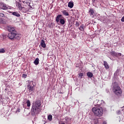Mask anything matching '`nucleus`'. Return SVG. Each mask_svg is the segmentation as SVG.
Listing matches in <instances>:
<instances>
[{"label":"nucleus","mask_w":124,"mask_h":124,"mask_svg":"<svg viewBox=\"0 0 124 124\" xmlns=\"http://www.w3.org/2000/svg\"><path fill=\"white\" fill-rule=\"evenodd\" d=\"M97 102L96 105H98L99 107H94L92 109V112H93L95 116H96L97 117H102L103 115V109L102 108L100 107L101 104H99V100H96L95 102H94L93 104H94L95 106H96L95 105V103Z\"/></svg>","instance_id":"f257e3e1"},{"label":"nucleus","mask_w":124,"mask_h":124,"mask_svg":"<svg viewBox=\"0 0 124 124\" xmlns=\"http://www.w3.org/2000/svg\"><path fill=\"white\" fill-rule=\"evenodd\" d=\"M41 101L40 100H37L33 103L31 109L32 114H38L39 112H41Z\"/></svg>","instance_id":"f03ea898"},{"label":"nucleus","mask_w":124,"mask_h":124,"mask_svg":"<svg viewBox=\"0 0 124 124\" xmlns=\"http://www.w3.org/2000/svg\"><path fill=\"white\" fill-rule=\"evenodd\" d=\"M112 90L113 93L117 96H121L123 91L117 81H114L112 84Z\"/></svg>","instance_id":"7ed1b4c3"},{"label":"nucleus","mask_w":124,"mask_h":124,"mask_svg":"<svg viewBox=\"0 0 124 124\" xmlns=\"http://www.w3.org/2000/svg\"><path fill=\"white\" fill-rule=\"evenodd\" d=\"M8 37L9 39H10L12 40H13L14 39H20V37L18 35V34H17L16 31L15 29L14 31H12V32L8 33Z\"/></svg>","instance_id":"20e7f679"},{"label":"nucleus","mask_w":124,"mask_h":124,"mask_svg":"<svg viewBox=\"0 0 124 124\" xmlns=\"http://www.w3.org/2000/svg\"><path fill=\"white\" fill-rule=\"evenodd\" d=\"M27 90L29 92H33L35 91V88L33 84V81H30L27 85Z\"/></svg>","instance_id":"39448f33"},{"label":"nucleus","mask_w":124,"mask_h":124,"mask_svg":"<svg viewBox=\"0 0 124 124\" xmlns=\"http://www.w3.org/2000/svg\"><path fill=\"white\" fill-rule=\"evenodd\" d=\"M111 54L112 55V56H113L116 57H121V56L122 55V53H117V52L115 51H111Z\"/></svg>","instance_id":"423d86ee"},{"label":"nucleus","mask_w":124,"mask_h":124,"mask_svg":"<svg viewBox=\"0 0 124 124\" xmlns=\"http://www.w3.org/2000/svg\"><path fill=\"white\" fill-rule=\"evenodd\" d=\"M7 30H8V31H10L11 32H12V31H15V29L12 26H8L7 27Z\"/></svg>","instance_id":"0eeeda50"},{"label":"nucleus","mask_w":124,"mask_h":124,"mask_svg":"<svg viewBox=\"0 0 124 124\" xmlns=\"http://www.w3.org/2000/svg\"><path fill=\"white\" fill-rule=\"evenodd\" d=\"M0 8L1 9H3L4 10H7V9H8V7H7V6L6 5V4L2 3L0 5Z\"/></svg>","instance_id":"6e6552de"},{"label":"nucleus","mask_w":124,"mask_h":124,"mask_svg":"<svg viewBox=\"0 0 124 124\" xmlns=\"http://www.w3.org/2000/svg\"><path fill=\"white\" fill-rule=\"evenodd\" d=\"M104 65L106 69H108L110 68L109 64L107 61H104Z\"/></svg>","instance_id":"1a4fd4ad"},{"label":"nucleus","mask_w":124,"mask_h":124,"mask_svg":"<svg viewBox=\"0 0 124 124\" xmlns=\"http://www.w3.org/2000/svg\"><path fill=\"white\" fill-rule=\"evenodd\" d=\"M62 17V16L61 14L58 15L56 17V21L57 22H59V21H61V19Z\"/></svg>","instance_id":"9d476101"},{"label":"nucleus","mask_w":124,"mask_h":124,"mask_svg":"<svg viewBox=\"0 0 124 124\" xmlns=\"http://www.w3.org/2000/svg\"><path fill=\"white\" fill-rule=\"evenodd\" d=\"M41 46L44 48H45L46 47V44H45V40L42 39L41 42Z\"/></svg>","instance_id":"9b49d317"},{"label":"nucleus","mask_w":124,"mask_h":124,"mask_svg":"<svg viewBox=\"0 0 124 124\" xmlns=\"http://www.w3.org/2000/svg\"><path fill=\"white\" fill-rule=\"evenodd\" d=\"M62 13L63 15L64 16H69V12H67L66 10H63L62 11Z\"/></svg>","instance_id":"f8f14e48"},{"label":"nucleus","mask_w":124,"mask_h":124,"mask_svg":"<svg viewBox=\"0 0 124 124\" xmlns=\"http://www.w3.org/2000/svg\"><path fill=\"white\" fill-rule=\"evenodd\" d=\"M89 13L90 16H92L94 14V9L93 8H90Z\"/></svg>","instance_id":"ddd939ff"},{"label":"nucleus","mask_w":124,"mask_h":124,"mask_svg":"<svg viewBox=\"0 0 124 124\" xmlns=\"http://www.w3.org/2000/svg\"><path fill=\"white\" fill-rule=\"evenodd\" d=\"M74 6V3L73 2H69L68 3V7L72 9Z\"/></svg>","instance_id":"4468645a"},{"label":"nucleus","mask_w":124,"mask_h":124,"mask_svg":"<svg viewBox=\"0 0 124 124\" xmlns=\"http://www.w3.org/2000/svg\"><path fill=\"white\" fill-rule=\"evenodd\" d=\"M16 6L18 7L20 10H22V9L23 8L22 6V4L19 3V2H17L16 3Z\"/></svg>","instance_id":"2eb2a0df"},{"label":"nucleus","mask_w":124,"mask_h":124,"mask_svg":"<svg viewBox=\"0 0 124 124\" xmlns=\"http://www.w3.org/2000/svg\"><path fill=\"white\" fill-rule=\"evenodd\" d=\"M60 23L62 24V25H64L65 23V20L63 17L62 18L61 17V19H60Z\"/></svg>","instance_id":"dca6fc26"},{"label":"nucleus","mask_w":124,"mask_h":124,"mask_svg":"<svg viewBox=\"0 0 124 124\" xmlns=\"http://www.w3.org/2000/svg\"><path fill=\"white\" fill-rule=\"evenodd\" d=\"M39 59L38 58H36L35 61H34V64L37 65L39 64Z\"/></svg>","instance_id":"f3484780"},{"label":"nucleus","mask_w":124,"mask_h":124,"mask_svg":"<svg viewBox=\"0 0 124 124\" xmlns=\"http://www.w3.org/2000/svg\"><path fill=\"white\" fill-rule=\"evenodd\" d=\"M13 15L18 17L20 16V14H18V13H17V12H13Z\"/></svg>","instance_id":"a211bd4d"},{"label":"nucleus","mask_w":124,"mask_h":124,"mask_svg":"<svg viewBox=\"0 0 124 124\" xmlns=\"http://www.w3.org/2000/svg\"><path fill=\"white\" fill-rule=\"evenodd\" d=\"M87 75L89 78H92L93 76V73H91V72H88Z\"/></svg>","instance_id":"6ab92c4d"},{"label":"nucleus","mask_w":124,"mask_h":124,"mask_svg":"<svg viewBox=\"0 0 124 124\" xmlns=\"http://www.w3.org/2000/svg\"><path fill=\"white\" fill-rule=\"evenodd\" d=\"M27 106V107H31V101L28 99L26 101Z\"/></svg>","instance_id":"aec40b11"},{"label":"nucleus","mask_w":124,"mask_h":124,"mask_svg":"<svg viewBox=\"0 0 124 124\" xmlns=\"http://www.w3.org/2000/svg\"><path fill=\"white\" fill-rule=\"evenodd\" d=\"M80 31H83L84 30V25L82 24L79 28Z\"/></svg>","instance_id":"412c9836"},{"label":"nucleus","mask_w":124,"mask_h":124,"mask_svg":"<svg viewBox=\"0 0 124 124\" xmlns=\"http://www.w3.org/2000/svg\"><path fill=\"white\" fill-rule=\"evenodd\" d=\"M47 118H48V120L50 121H52V115H49L48 116H47Z\"/></svg>","instance_id":"4be33fe9"},{"label":"nucleus","mask_w":124,"mask_h":124,"mask_svg":"<svg viewBox=\"0 0 124 124\" xmlns=\"http://www.w3.org/2000/svg\"><path fill=\"white\" fill-rule=\"evenodd\" d=\"M84 74L83 73H80L79 74H78V78H82Z\"/></svg>","instance_id":"5701e85b"},{"label":"nucleus","mask_w":124,"mask_h":124,"mask_svg":"<svg viewBox=\"0 0 124 124\" xmlns=\"http://www.w3.org/2000/svg\"><path fill=\"white\" fill-rule=\"evenodd\" d=\"M5 52V51L4 48H2V49H0V52L1 53H4V52Z\"/></svg>","instance_id":"b1692460"},{"label":"nucleus","mask_w":124,"mask_h":124,"mask_svg":"<svg viewBox=\"0 0 124 124\" xmlns=\"http://www.w3.org/2000/svg\"><path fill=\"white\" fill-rule=\"evenodd\" d=\"M116 113L117 115H121V111H120V110H117V111H116Z\"/></svg>","instance_id":"393cba45"},{"label":"nucleus","mask_w":124,"mask_h":124,"mask_svg":"<svg viewBox=\"0 0 124 124\" xmlns=\"http://www.w3.org/2000/svg\"><path fill=\"white\" fill-rule=\"evenodd\" d=\"M79 26H80L79 23L78 22V21H77L76 23V26L78 27H79Z\"/></svg>","instance_id":"a878e982"},{"label":"nucleus","mask_w":124,"mask_h":124,"mask_svg":"<svg viewBox=\"0 0 124 124\" xmlns=\"http://www.w3.org/2000/svg\"><path fill=\"white\" fill-rule=\"evenodd\" d=\"M93 121L94 124H97V122H98V119H93Z\"/></svg>","instance_id":"bb28decb"},{"label":"nucleus","mask_w":124,"mask_h":124,"mask_svg":"<svg viewBox=\"0 0 124 124\" xmlns=\"http://www.w3.org/2000/svg\"><path fill=\"white\" fill-rule=\"evenodd\" d=\"M4 23V20L2 18L0 19V24H3Z\"/></svg>","instance_id":"cd10ccee"},{"label":"nucleus","mask_w":124,"mask_h":124,"mask_svg":"<svg viewBox=\"0 0 124 124\" xmlns=\"http://www.w3.org/2000/svg\"><path fill=\"white\" fill-rule=\"evenodd\" d=\"M52 23H50V24H49L48 25V27H49V28H52Z\"/></svg>","instance_id":"c85d7f7f"},{"label":"nucleus","mask_w":124,"mask_h":124,"mask_svg":"<svg viewBox=\"0 0 124 124\" xmlns=\"http://www.w3.org/2000/svg\"><path fill=\"white\" fill-rule=\"evenodd\" d=\"M7 36L6 34H3L2 38L3 39H5L7 38Z\"/></svg>","instance_id":"c756f323"},{"label":"nucleus","mask_w":124,"mask_h":124,"mask_svg":"<svg viewBox=\"0 0 124 124\" xmlns=\"http://www.w3.org/2000/svg\"><path fill=\"white\" fill-rule=\"evenodd\" d=\"M27 74H23L22 75V78H27Z\"/></svg>","instance_id":"7c9ffc66"},{"label":"nucleus","mask_w":124,"mask_h":124,"mask_svg":"<svg viewBox=\"0 0 124 124\" xmlns=\"http://www.w3.org/2000/svg\"><path fill=\"white\" fill-rule=\"evenodd\" d=\"M4 16V14H2V13H0V17H2Z\"/></svg>","instance_id":"2f4dec72"},{"label":"nucleus","mask_w":124,"mask_h":124,"mask_svg":"<svg viewBox=\"0 0 124 124\" xmlns=\"http://www.w3.org/2000/svg\"><path fill=\"white\" fill-rule=\"evenodd\" d=\"M22 2L24 3H28V1H22Z\"/></svg>","instance_id":"473e14b6"},{"label":"nucleus","mask_w":124,"mask_h":124,"mask_svg":"<svg viewBox=\"0 0 124 124\" xmlns=\"http://www.w3.org/2000/svg\"><path fill=\"white\" fill-rule=\"evenodd\" d=\"M121 21H124V16L122 17V18L121 19Z\"/></svg>","instance_id":"72a5a7b5"},{"label":"nucleus","mask_w":124,"mask_h":124,"mask_svg":"<svg viewBox=\"0 0 124 124\" xmlns=\"http://www.w3.org/2000/svg\"><path fill=\"white\" fill-rule=\"evenodd\" d=\"M58 93H59V94H62V92H61V91H58Z\"/></svg>","instance_id":"f704fd0d"},{"label":"nucleus","mask_w":124,"mask_h":124,"mask_svg":"<svg viewBox=\"0 0 124 124\" xmlns=\"http://www.w3.org/2000/svg\"><path fill=\"white\" fill-rule=\"evenodd\" d=\"M46 119H44L43 121H44V124H45V123H46V121H45Z\"/></svg>","instance_id":"c9c22d12"},{"label":"nucleus","mask_w":124,"mask_h":124,"mask_svg":"<svg viewBox=\"0 0 124 124\" xmlns=\"http://www.w3.org/2000/svg\"><path fill=\"white\" fill-rule=\"evenodd\" d=\"M103 124H107V122H106V121H104V122H103Z\"/></svg>","instance_id":"e433bc0d"},{"label":"nucleus","mask_w":124,"mask_h":124,"mask_svg":"<svg viewBox=\"0 0 124 124\" xmlns=\"http://www.w3.org/2000/svg\"><path fill=\"white\" fill-rule=\"evenodd\" d=\"M93 2H95V0H93Z\"/></svg>","instance_id":"4c0bfd02"},{"label":"nucleus","mask_w":124,"mask_h":124,"mask_svg":"<svg viewBox=\"0 0 124 124\" xmlns=\"http://www.w3.org/2000/svg\"><path fill=\"white\" fill-rule=\"evenodd\" d=\"M124 108V106L121 107L122 108Z\"/></svg>","instance_id":"58836bf2"},{"label":"nucleus","mask_w":124,"mask_h":124,"mask_svg":"<svg viewBox=\"0 0 124 124\" xmlns=\"http://www.w3.org/2000/svg\"><path fill=\"white\" fill-rule=\"evenodd\" d=\"M62 124H65V123H62Z\"/></svg>","instance_id":"ea45409f"},{"label":"nucleus","mask_w":124,"mask_h":124,"mask_svg":"<svg viewBox=\"0 0 124 124\" xmlns=\"http://www.w3.org/2000/svg\"><path fill=\"white\" fill-rule=\"evenodd\" d=\"M10 13H12V12H10Z\"/></svg>","instance_id":"a19ab883"}]
</instances>
